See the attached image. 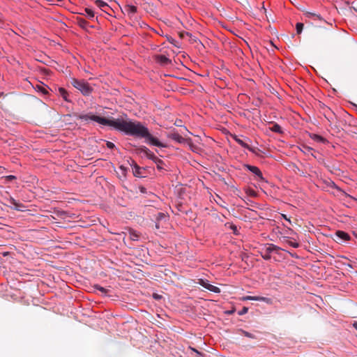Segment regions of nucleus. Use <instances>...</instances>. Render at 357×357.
<instances>
[{
    "label": "nucleus",
    "instance_id": "f257e3e1",
    "mask_svg": "<svg viewBox=\"0 0 357 357\" xmlns=\"http://www.w3.org/2000/svg\"><path fill=\"white\" fill-rule=\"evenodd\" d=\"M82 120H92L101 125L113 127L119 131L125 132L127 135L144 138L146 142L158 147H165L157 138L153 137L147 128L144 126L140 122L132 121L129 119H106L98 116L91 113L79 116Z\"/></svg>",
    "mask_w": 357,
    "mask_h": 357
},
{
    "label": "nucleus",
    "instance_id": "f03ea898",
    "mask_svg": "<svg viewBox=\"0 0 357 357\" xmlns=\"http://www.w3.org/2000/svg\"><path fill=\"white\" fill-rule=\"evenodd\" d=\"M331 33L329 29L319 26L314 29L312 37L316 42L323 43L330 38Z\"/></svg>",
    "mask_w": 357,
    "mask_h": 357
},
{
    "label": "nucleus",
    "instance_id": "7ed1b4c3",
    "mask_svg": "<svg viewBox=\"0 0 357 357\" xmlns=\"http://www.w3.org/2000/svg\"><path fill=\"white\" fill-rule=\"evenodd\" d=\"M71 84L78 89L84 96H89L92 91L93 88L84 79H77L73 78L70 81Z\"/></svg>",
    "mask_w": 357,
    "mask_h": 357
},
{
    "label": "nucleus",
    "instance_id": "20e7f679",
    "mask_svg": "<svg viewBox=\"0 0 357 357\" xmlns=\"http://www.w3.org/2000/svg\"><path fill=\"white\" fill-rule=\"evenodd\" d=\"M199 284L201 286H202L203 287H204L205 289H206L212 292H214V293H220V289L219 287L209 284L207 280L201 279V280H199Z\"/></svg>",
    "mask_w": 357,
    "mask_h": 357
},
{
    "label": "nucleus",
    "instance_id": "39448f33",
    "mask_svg": "<svg viewBox=\"0 0 357 357\" xmlns=\"http://www.w3.org/2000/svg\"><path fill=\"white\" fill-rule=\"evenodd\" d=\"M335 241L338 243H342L346 241H349L350 238L349 235L343 231H337L335 232Z\"/></svg>",
    "mask_w": 357,
    "mask_h": 357
},
{
    "label": "nucleus",
    "instance_id": "423d86ee",
    "mask_svg": "<svg viewBox=\"0 0 357 357\" xmlns=\"http://www.w3.org/2000/svg\"><path fill=\"white\" fill-rule=\"evenodd\" d=\"M301 10L303 12V15L306 18L312 19L314 21L324 20L323 18L321 17V16L318 13L309 12V11L305 10L303 8H302Z\"/></svg>",
    "mask_w": 357,
    "mask_h": 357
},
{
    "label": "nucleus",
    "instance_id": "0eeeda50",
    "mask_svg": "<svg viewBox=\"0 0 357 357\" xmlns=\"http://www.w3.org/2000/svg\"><path fill=\"white\" fill-rule=\"evenodd\" d=\"M95 4L98 7L100 8L102 11L105 12V13H108V10L111 9L110 7L109 6V5L102 1V0H96L95 1Z\"/></svg>",
    "mask_w": 357,
    "mask_h": 357
},
{
    "label": "nucleus",
    "instance_id": "6e6552de",
    "mask_svg": "<svg viewBox=\"0 0 357 357\" xmlns=\"http://www.w3.org/2000/svg\"><path fill=\"white\" fill-rule=\"evenodd\" d=\"M123 10L130 17H132V15L137 13V8L132 5H126L124 6Z\"/></svg>",
    "mask_w": 357,
    "mask_h": 357
},
{
    "label": "nucleus",
    "instance_id": "1a4fd4ad",
    "mask_svg": "<svg viewBox=\"0 0 357 357\" xmlns=\"http://www.w3.org/2000/svg\"><path fill=\"white\" fill-rule=\"evenodd\" d=\"M169 137L178 143H183L185 142V139L180 135L178 132H171L169 135Z\"/></svg>",
    "mask_w": 357,
    "mask_h": 357
},
{
    "label": "nucleus",
    "instance_id": "9d476101",
    "mask_svg": "<svg viewBox=\"0 0 357 357\" xmlns=\"http://www.w3.org/2000/svg\"><path fill=\"white\" fill-rule=\"evenodd\" d=\"M139 150L140 153H144L149 159L153 160V158H155V155L146 146H142L139 148Z\"/></svg>",
    "mask_w": 357,
    "mask_h": 357
},
{
    "label": "nucleus",
    "instance_id": "9b49d317",
    "mask_svg": "<svg viewBox=\"0 0 357 357\" xmlns=\"http://www.w3.org/2000/svg\"><path fill=\"white\" fill-rule=\"evenodd\" d=\"M245 167H247L248 169H249L253 174L258 176L261 179H263L262 174H261L260 169L257 167L252 166V165H245Z\"/></svg>",
    "mask_w": 357,
    "mask_h": 357
},
{
    "label": "nucleus",
    "instance_id": "f8f14e48",
    "mask_svg": "<svg viewBox=\"0 0 357 357\" xmlns=\"http://www.w3.org/2000/svg\"><path fill=\"white\" fill-rule=\"evenodd\" d=\"M234 139L241 146L248 149L250 151H253V149L246 142H245L243 140L241 139L240 138H238L236 136L234 137Z\"/></svg>",
    "mask_w": 357,
    "mask_h": 357
},
{
    "label": "nucleus",
    "instance_id": "ddd939ff",
    "mask_svg": "<svg viewBox=\"0 0 357 357\" xmlns=\"http://www.w3.org/2000/svg\"><path fill=\"white\" fill-rule=\"evenodd\" d=\"M310 137L312 139H313L314 141H315L317 142L323 143V144L327 142V140L325 138H324L323 137H321L319 135L312 134L310 135Z\"/></svg>",
    "mask_w": 357,
    "mask_h": 357
},
{
    "label": "nucleus",
    "instance_id": "4468645a",
    "mask_svg": "<svg viewBox=\"0 0 357 357\" xmlns=\"http://www.w3.org/2000/svg\"><path fill=\"white\" fill-rule=\"evenodd\" d=\"M243 301H266L267 300L265 297H260V296H247L243 298Z\"/></svg>",
    "mask_w": 357,
    "mask_h": 357
},
{
    "label": "nucleus",
    "instance_id": "2eb2a0df",
    "mask_svg": "<svg viewBox=\"0 0 357 357\" xmlns=\"http://www.w3.org/2000/svg\"><path fill=\"white\" fill-rule=\"evenodd\" d=\"M266 252H278L280 250V248L278 246L274 245V244H268L266 247Z\"/></svg>",
    "mask_w": 357,
    "mask_h": 357
},
{
    "label": "nucleus",
    "instance_id": "dca6fc26",
    "mask_svg": "<svg viewBox=\"0 0 357 357\" xmlns=\"http://www.w3.org/2000/svg\"><path fill=\"white\" fill-rule=\"evenodd\" d=\"M9 202L10 204H12L14 206V208L16 210H21V208L23 207V205L20 203H18L15 199L10 197L9 199Z\"/></svg>",
    "mask_w": 357,
    "mask_h": 357
},
{
    "label": "nucleus",
    "instance_id": "f3484780",
    "mask_svg": "<svg viewBox=\"0 0 357 357\" xmlns=\"http://www.w3.org/2000/svg\"><path fill=\"white\" fill-rule=\"evenodd\" d=\"M157 165L158 169H164V162L162 160L155 156V158L152 160Z\"/></svg>",
    "mask_w": 357,
    "mask_h": 357
},
{
    "label": "nucleus",
    "instance_id": "a211bd4d",
    "mask_svg": "<svg viewBox=\"0 0 357 357\" xmlns=\"http://www.w3.org/2000/svg\"><path fill=\"white\" fill-rule=\"evenodd\" d=\"M179 36L181 38H185L186 37H189L190 38V40L191 41H195V38L192 37V34L190 33L189 32H186V31H183V32H180L179 33Z\"/></svg>",
    "mask_w": 357,
    "mask_h": 357
},
{
    "label": "nucleus",
    "instance_id": "6ab92c4d",
    "mask_svg": "<svg viewBox=\"0 0 357 357\" xmlns=\"http://www.w3.org/2000/svg\"><path fill=\"white\" fill-rule=\"evenodd\" d=\"M130 238L132 241H137L139 238V234L134 230H130L129 231Z\"/></svg>",
    "mask_w": 357,
    "mask_h": 357
},
{
    "label": "nucleus",
    "instance_id": "aec40b11",
    "mask_svg": "<svg viewBox=\"0 0 357 357\" xmlns=\"http://www.w3.org/2000/svg\"><path fill=\"white\" fill-rule=\"evenodd\" d=\"M59 94L63 97V98L66 100V101H69L68 100V93L67 91H66V89H64L63 88H59Z\"/></svg>",
    "mask_w": 357,
    "mask_h": 357
},
{
    "label": "nucleus",
    "instance_id": "412c9836",
    "mask_svg": "<svg viewBox=\"0 0 357 357\" xmlns=\"http://www.w3.org/2000/svg\"><path fill=\"white\" fill-rule=\"evenodd\" d=\"M271 130L273 132H277V133H282V128L280 125L275 123L273 125V126L271 128Z\"/></svg>",
    "mask_w": 357,
    "mask_h": 357
},
{
    "label": "nucleus",
    "instance_id": "4be33fe9",
    "mask_svg": "<svg viewBox=\"0 0 357 357\" xmlns=\"http://www.w3.org/2000/svg\"><path fill=\"white\" fill-rule=\"evenodd\" d=\"M167 218V216L165 215V213H159L157 218H156V220H157V222L156 224H155V227L157 228H159V221H160L162 219H166Z\"/></svg>",
    "mask_w": 357,
    "mask_h": 357
},
{
    "label": "nucleus",
    "instance_id": "5701e85b",
    "mask_svg": "<svg viewBox=\"0 0 357 357\" xmlns=\"http://www.w3.org/2000/svg\"><path fill=\"white\" fill-rule=\"evenodd\" d=\"M303 23H301V22H298L296 24V32L298 34H300L301 33L303 29Z\"/></svg>",
    "mask_w": 357,
    "mask_h": 357
},
{
    "label": "nucleus",
    "instance_id": "b1692460",
    "mask_svg": "<svg viewBox=\"0 0 357 357\" xmlns=\"http://www.w3.org/2000/svg\"><path fill=\"white\" fill-rule=\"evenodd\" d=\"M93 287L96 289L99 290L100 291H101L103 294H106L107 293V289H106L105 288L100 286L99 284H95L93 286Z\"/></svg>",
    "mask_w": 357,
    "mask_h": 357
},
{
    "label": "nucleus",
    "instance_id": "393cba45",
    "mask_svg": "<svg viewBox=\"0 0 357 357\" xmlns=\"http://www.w3.org/2000/svg\"><path fill=\"white\" fill-rule=\"evenodd\" d=\"M286 243L287 244H289V245L292 246L293 248H295L299 247V243H298L295 242V241H291L289 238L286 239Z\"/></svg>",
    "mask_w": 357,
    "mask_h": 357
},
{
    "label": "nucleus",
    "instance_id": "a878e982",
    "mask_svg": "<svg viewBox=\"0 0 357 357\" xmlns=\"http://www.w3.org/2000/svg\"><path fill=\"white\" fill-rule=\"evenodd\" d=\"M85 12L89 18H93L94 17V12L91 8H85Z\"/></svg>",
    "mask_w": 357,
    "mask_h": 357
},
{
    "label": "nucleus",
    "instance_id": "bb28decb",
    "mask_svg": "<svg viewBox=\"0 0 357 357\" xmlns=\"http://www.w3.org/2000/svg\"><path fill=\"white\" fill-rule=\"evenodd\" d=\"M36 88L38 89V91H40L43 94H47L48 93L47 90L46 88H45L44 86H39V85H37L36 86Z\"/></svg>",
    "mask_w": 357,
    "mask_h": 357
},
{
    "label": "nucleus",
    "instance_id": "cd10ccee",
    "mask_svg": "<svg viewBox=\"0 0 357 357\" xmlns=\"http://www.w3.org/2000/svg\"><path fill=\"white\" fill-rule=\"evenodd\" d=\"M160 61H161L163 63H167L169 62V59L163 55H160L159 56Z\"/></svg>",
    "mask_w": 357,
    "mask_h": 357
},
{
    "label": "nucleus",
    "instance_id": "c85d7f7f",
    "mask_svg": "<svg viewBox=\"0 0 357 357\" xmlns=\"http://www.w3.org/2000/svg\"><path fill=\"white\" fill-rule=\"evenodd\" d=\"M139 170H140L139 167L138 165H137L136 164H135V171L133 173L134 175L139 176L140 174Z\"/></svg>",
    "mask_w": 357,
    "mask_h": 357
},
{
    "label": "nucleus",
    "instance_id": "c756f323",
    "mask_svg": "<svg viewBox=\"0 0 357 357\" xmlns=\"http://www.w3.org/2000/svg\"><path fill=\"white\" fill-rule=\"evenodd\" d=\"M271 253L270 252H266L265 251V253L264 254H262L261 255V257L263 259H264L265 260H269L271 259Z\"/></svg>",
    "mask_w": 357,
    "mask_h": 357
},
{
    "label": "nucleus",
    "instance_id": "7c9ffc66",
    "mask_svg": "<svg viewBox=\"0 0 357 357\" xmlns=\"http://www.w3.org/2000/svg\"><path fill=\"white\" fill-rule=\"evenodd\" d=\"M248 193L249 195H250L252 197H256L257 196L256 192L254 190H252V189H250L248 191Z\"/></svg>",
    "mask_w": 357,
    "mask_h": 357
},
{
    "label": "nucleus",
    "instance_id": "2f4dec72",
    "mask_svg": "<svg viewBox=\"0 0 357 357\" xmlns=\"http://www.w3.org/2000/svg\"><path fill=\"white\" fill-rule=\"evenodd\" d=\"M115 145L114 143L111 142H107V147L109 148V149H113L114 148Z\"/></svg>",
    "mask_w": 357,
    "mask_h": 357
},
{
    "label": "nucleus",
    "instance_id": "473e14b6",
    "mask_svg": "<svg viewBox=\"0 0 357 357\" xmlns=\"http://www.w3.org/2000/svg\"><path fill=\"white\" fill-rule=\"evenodd\" d=\"M247 312H248V308H247V307H244L242 309V310H241V312H238V314H239V315H243V314H244L247 313Z\"/></svg>",
    "mask_w": 357,
    "mask_h": 357
},
{
    "label": "nucleus",
    "instance_id": "72a5a7b5",
    "mask_svg": "<svg viewBox=\"0 0 357 357\" xmlns=\"http://www.w3.org/2000/svg\"><path fill=\"white\" fill-rule=\"evenodd\" d=\"M79 23L82 26H84L87 24V22L84 19L79 20Z\"/></svg>",
    "mask_w": 357,
    "mask_h": 357
},
{
    "label": "nucleus",
    "instance_id": "f704fd0d",
    "mask_svg": "<svg viewBox=\"0 0 357 357\" xmlns=\"http://www.w3.org/2000/svg\"><path fill=\"white\" fill-rule=\"evenodd\" d=\"M243 334L246 336V337H251L252 338L253 337V335L248 333V332H246V331H243Z\"/></svg>",
    "mask_w": 357,
    "mask_h": 357
},
{
    "label": "nucleus",
    "instance_id": "c9c22d12",
    "mask_svg": "<svg viewBox=\"0 0 357 357\" xmlns=\"http://www.w3.org/2000/svg\"><path fill=\"white\" fill-rule=\"evenodd\" d=\"M139 190H140V192H142V193H145L146 192V188L143 187V186H141L139 187Z\"/></svg>",
    "mask_w": 357,
    "mask_h": 357
},
{
    "label": "nucleus",
    "instance_id": "e433bc0d",
    "mask_svg": "<svg viewBox=\"0 0 357 357\" xmlns=\"http://www.w3.org/2000/svg\"><path fill=\"white\" fill-rule=\"evenodd\" d=\"M15 178H16V177H15V176H13V175H10V176H8L6 177V178H7L8 180H9V181H11V180L15 179Z\"/></svg>",
    "mask_w": 357,
    "mask_h": 357
},
{
    "label": "nucleus",
    "instance_id": "4c0bfd02",
    "mask_svg": "<svg viewBox=\"0 0 357 357\" xmlns=\"http://www.w3.org/2000/svg\"><path fill=\"white\" fill-rule=\"evenodd\" d=\"M282 218H283L284 219H285L286 220H287V221H289V222H290V220L287 218V215H286L282 214Z\"/></svg>",
    "mask_w": 357,
    "mask_h": 357
},
{
    "label": "nucleus",
    "instance_id": "58836bf2",
    "mask_svg": "<svg viewBox=\"0 0 357 357\" xmlns=\"http://www.w3.org/2000/svg\"><path fill=\"white\" fill-rule=\"evenodd\" d=\"M120 169H121L123 172H125L126 171V167H124L123 166H121V167H120Z\"/></svg>",
    "mask_w": 357,
    "mask_h": 357
},
{
    "label": "nucleus",
    "instance_id": "ea45409f",
    "mask_svg": "<svg viewBox=\"0 0 357 357\" xmlns=\"http://www.w3.org/2000/svg\"><path fill=\"white\" fill-rule=\"evenodd\" d=\"M261 9L264 11V13H266V9L264 8V6H263V7L261 8Z\"/></svg>",
    "mask_w": 357,
    "mask_h": 357
},
{
    "label": "nucleus",
    "instance_id": "a19ab883",
    "mask_svg": "<svg viewBox=\"0 0 357 357\" xmlns=\"http://www.w3.org/2000/svg\"><path fill=\"white\" fill-rule=\"evenodd\" d=\"M6 96V95H4V93H0V97H1V96Z\"/></svg>",
    "mask_w": 357,
    "mask_h": 357
},
{
    "label": "nucleus",
    "instance_id": "79ce46f5",
    "mask_svg": "<svg viewBox=\"0 0 357 357\" xmlns=\"http://www.w3.org/2000/svg\"><path fill=\"white\" fill-rule=\"evenodd\" d=\"M233 312V311H229L228 312V314H231Z\"/></svg>",
    "mask_w": 357,
    "mask_h": 357
},
{
    "label": "nucleus",
    "instance_id": "37998d69",
    "mask_svg": "<svg viewBox=\"0 0 357 357\" xmlns=\"http://www.w3.org/2000/svg\"><path fill=\"white\" fill-rule=\"evenodd\" d=\"M57 1H62L63 0H56Z\"/></svg>",
    "mask_w": 357,
    "mask_h": 357
}]
</instances>
